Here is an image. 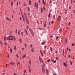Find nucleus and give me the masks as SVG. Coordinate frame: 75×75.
<instances>
[{"label": "nucleus", "mask_w": 75, "mask_h": 75, "mask_svg": "<svg viewBox=\"0 0 75 75\" xmlns=\"http://www.w3.org/2000/svg\"><path fill=\"white\" fill-rule=\"evenodd\" d=\"M18 34L19 35H20V32H19V31H18Z\"/></svg>", "instance_id": "obj_54"}, {"label": "nucleus", "mask_w": 75, "mask_h": 75, "mask_svg": "<svg viewBox=\"0 0 75 75\" xmlns=\"http://www.w3.org/2000/svg\"><path fill=\"white\" fill-rule=\"evenodd\" d=\"M68 49H69V48L68 47H67V51H68Z\"/></svg>", "instance_id": "obj_57"}, {"label": "nucleus", "mask_w": 75, "mask_h": 75, "mask_svg": "<svg viewBox=\"0 0 75 75\" xmlns=\"http://www.w3.org/2000/svg\"><path fill=\"white\" fill-rule=\"evenodd\" d=\"M69 9H71V6H69Z\"/></svg>", "instance_id": "obj_59"}, {"label": "nucleus", "mask_w": 75, "mask_h": 75, "mask_svg": "<svg viewBox=\"0 0 75 75\" xmlns=\"http://www.w3.org/2000/svg\"><path fill=\"white\" fill-rule=\"evenodd\" d=\"M24 72L25 74H26V70H25L24 71Z\"/></svg>", "instance_id": "obj_34"}, {"label": "nucleus", "mask_w": 75, "mask_h": 75, "mask_svg": "<svg viewBox=\"0 0 75 75\" xmlns=\"http://www.w3.org/2000/svg\"><path fill=\"white\" fill-rule=\"evenodd\" d=\"M10 64H11V65H12V64H13V62H11L10 63Z\"/></svg>", "instance_id": "obj_26"}, {"label": "nucleus", "mask_w": 75, "mask_h": 75, "mask_svg": "<svg viewBox=\"0 0 75 75\" xmlns=\"http://www.w3.org/2000/svg\"><path fill=\"white\" fill-rule=\"evenodd\" d=\"M26 34L27 35H28V33L27 32L26 33Z\"/></svg>", "instance_id": "obj_50"}, {"label": "nucleus", "mask_w": 75, "mask_h": 75, "mask_svg": "<svg viewBox=\"0 0 75 75\" xmlns=\"http://www.w3.org/2000/svg\"><path fill=\"white\" fill-rule=\"evenodd\" d=\"M39 58L40 62H43V60H42V59H41V57H39Z\"/></svg>", "instance_id": "obj_3"}, {"label": "nucleus", "mask_w": 75, "mask_h": 75, "mask_svg": "<svg viewBox=\"0 0 75 75\" xmlns=\"http://www.w3.org/2000/svg\"><path fill=\"white\" fill-rule=\"evenodd\" d=\"M59 31L60 33H61V32H62V29H60Z\"/></svg>", "instance_id": "obj_28"}, {"label": "nucleus", "mask_w": 75, "mask_h": 75, "mask_svg": "<svg viewBox=\"0 0 75 75\" xmlns=\"http://www.w3.org/2000/svg\"><path fill=\"white\" fill-rule=\"evenodd\" d=\"M61 16H59L58 17V19H61Z\"/></svg>", "instance_id": "obj_18"}, {"label": "nucleus", "mask_w": 75, "mask_h": 75, "mask_svg": "<svg viewBox=\"0 0 75 75\" xmlns=\"http://www.w3.org/2000/svg\"><path fill=\"white\" fill-rule=\"evenodd\" d=\"M26 57V55L25 54L24 55V58H25V57Z\"/></svg>", "instance_id": "obj_55"}, {"label": "nucleus", "mask_w": 75, "mask_h": 75, "mask_svg": "<svg viewBox=\"0 0 75 75\" xmlns=\"http://www.w3.org/2000/svg\"><path fill=\"white\" fill-rule=\"evenodd\" d=\"M55 16V15H54L53 16V18H54Z\"/></svg>", "instance_id": "obj_58"}, {"label": "nucleus", "mask_w": 75, "mask_h": 75, "mask_svg": "<svg viewBox=\"0 0 75 75\" xmlns=\"http://www.w3.org/2000/svg\"><path fill=\"white\" fill-rule=\"evenodd\" d=\"M41 11L42 13V11H43V9H42V8H41Z\"/></svg>", "instance_id": "obj_20"}, {"label": "nucleus", "mask_w": 75, "mask_h": 75, "mask_svg": "<svg viewBox=\"0 0 75 75\" xmlns=\"http://www.w3.org/2000/svg\"><path fill=\"white\" fill-rule=\"evenodd\" d=\"M64 66H65V67H67V64H66V63H65L64 62Z\"/></svg>", "instance_id": "obj_13"}, {"label": "nucleus", "mask_w": 75, "mask_h": 75, "mask_svg": "<svg viewBox=\"0 0 75 75\" xmlns=\"http://www.w3.org/2000/svg\"><path fill=\"white\" fill-rule=\"evenodd\" d=\"M53 62L54 63H55L56 62H57V61L56 60L53 61Z\"/></svg>", "instance_id": "obj_32"}, {"label": "nucleus", "mask_w": 75, "mask_h": 75, "mask_svg": "<svg viewBox=\"0 0 75 75\" xmlns=\"http://www.w3.org/2000/svg\"><path fill=\"white\" fill-rule=\"evenodd\" d=\"M7 40H11L13 41V36L10 35L6 38Z\"/></svg>", "instance_id": "obj_1"}, {"label": "nucleus", "mask_w": 75, "mask_h": 75, "mask_svg": "<svg viewBox=\"0 0 75 75\" xmlns=\"http://www.w3.org/2000/svg\"><path fill=\"white\" fill-rule=\"evenodd\" d=\"M23 6H25V4H24Z\"/></svg>", "instance_id": "obj_51"}, {"label": "nucleus", "mask_w": 75, "mask_h": 75, "mask_svg": "<svg viewBox=\"0 0 75 75\" xmlns=\"http://www.w3.org/2000/svg\"><path fill=\"white\" fill-rule=\"evenodd\" d=\"M51 61V60L50 59H49L48 60H47V62H49L50 61Z\"/></svg>", "instance_id": "obj_33"}, {"label": "nucleus", "mask_w": 75, "mask_h": 75, "mask_svg": "<svg viewBox=\"0 0 75 75\" xmlns=\"http://www.w3.org/2000/svg\"><path fill=\"white\" fill-rule=\"evenodd\" d=\"M65 41L66 43H67V39L65 40Z\"/></svg>", "instance_id": "obj_30"}, {"label": "nucleus", "mask_w": 75, "mask_h": 75, "mask_svg": "<svg viewBox=\"0 0 75 75\" xmlns=\"http://www.w3.org/2000/svg\"><path fill=\"white\" fill-rule=\"evenodd\" d=\"M63 52H64V49L63 50Z\"/></svg>", "instance_id": "obj_62"}, {"label": "nucleus", "mask_w": 75, "mask_h": 75, "mask_svg": "<svg viewBox=\"0 0 75 75\" xmlns=\"http://www.w3.org/2000/svg\"><path fill=\"white\" fill-rule=\"evenodd\" d=\"M28 11H30V8L28 7Z\"/></svg>", "instance_id": "obj_29"}, {"label": "nucleus", "mask_w": 75, "mask_h": 75, "mask_svg": "<svg viewBox=\"0 0 75 75\" xmlns=\"http://www.w3.org/2000/svg\"><path fill=\"white\" fill-rule=\"evenodd\" d=\"M58 38H59V37H56V39L57 40Z\"/></svg>", "instance_id": "obj_40"}, {"label": "nucleus", "mask_w": 75, "mask_h": 75, "mask_svg": "<svg viewBox=\"0 0 75 75\" xmlns=\"http://www.w3.org/2000/svg\"><path fill=\"white\" fill-rule=\"evenodd\" d=\"M29 4L30 6H31V1H29Z\"/></svg>", "instance_id": "obj_9"}, {"label": "nucleus", "mask_w": 75, "mask_h": 75, "mask_svg": "<svg viewBox=\"0 0 75 75\" xmlns=\"http://www.w3.org/2000/svg\"><path fill=\"white\" fill-rule=\"evenodd\" d=\"M29 30L31 32V34L33 35V31L32 30H31V29L30 28H29Z\"/></svg>", "instance_id": "obj_4"}, {"label": "nucleus", "mask_w": 75, "mask_h": 75, "mask_svg": "<svg viewBox=\"0 0 75 75\" xmlns=\"http://www.w3.org/2000/svg\"><path fill=\"white\" fill-rule=\"evenodd\" d=\"M44 47H45V48H47V47H46V46H44Z\"/></svg>", "instance_id": "obj_61"}, {"label": "nucleus", "mask_w": 75, "mask_h": 75, "mask_svg": "<svg viewBox=\"0 0 75 75\" xmlns=\"http://www.w3.org/2000/svg\"><path fill=\"white\" fill-rule=\"evenodd\" d=\"M43 52H44V54H45V50H44L43 51Z\"/></svg>", "instance_id": "obj_47"}, {"label": "nucleus", "mask_w": 75, "mask_h": 75, "mask_svg": "<svg viewBox=\"0 0 75 75\" xmlns=\"http://www.w3.org/2000/svg\"><path fill=\"white\" fill-rule=\"evenodd\" d=\"M69 58H70V55H69Z\"/></svg>", "instance_id": "obj_60"}, {"label": "nucleus", "mask_w": 75, "mask_h": 75, "mask_svg": "<svg viewBox=\"0 0 75 75\" xmlns=\"http://www.w3.org/2000/svg\"><path fill=\"white\" fill-rule=\"evenodd\" d=\"M52 24H53L54 23V21H52L51 22Z\"/></svg>", "instance_id": "obj_45"}, {"label": "nucleus", "mask_w": 75, "mask_h": 75, "mask_svg": "<svg viewBox=\"0 0 75 75\" xmlns=\"http://www.w3.org/2000/svg\"><path fill=\"white\" fill-rule=\"evenodd\" d=\"M71 4L72 3V0H71Z\"/></svg>", "instance_id": "obj_64"}, {"label": "nucleus", "mask_w": 75, "mask_h": 75, "mask_svg": "<svg viewBox=\"0 0 75 75\" xmlns=\"http://www.w3.org/2000/svg\"><path fill=\"white\" fill-rule=\"evenodd\" d=\"M30 47H31V48H33V45H30Z\"/></svg>", "instance_id": "obj_36"}, {"label": "nucleus", "mask_w": 75, "mask_h": 75, "mask_svg": "<svg viewBox=\"0 0 75 75\" xmlns=\"http://www.w3.org/2000/svg\"><path fill=\"white\" fill-rule=\"evenodd\" d=\"M46 74L47 75H48V74H49V73L48 72V71L47 70H46Z\"/></svg>", "instance_id": "obj_7"}, {"label": "nucleus", "mask_w": 75, "mask_h": 75, "mask_svg": "<svg viewBox=\"0 0 75 75\" xmlns=\"http://www.w3.org/2000/svg\"><path fill=\"white\" fill-rule=\"evenodd\" d=\"M24 31H25V33L27 32V30L26 29H25V30H24Z\"/></svg>", "instance_id": "obj_31"}, {"label": "nucleus", "mask_w": 75, "mask_h": 75, "mask_svg": "<svg viewBox=\"0 0 75 75\" xmlns=\"http://www.w3.org/2000/svg\"><path fill=\"white\" fill-rule=\"evenodd\" d=\"M18 2H17V4H16V5H17V7H18Z\"/></svg>", "instance_id": "obj_38"}, {"label": "nucleus", "mask_w": 75, "mask_h": 75, "mask_svg": "<svg viewBox=\"0 0 75 75\" xmlns=\"http://www.w3.org/2000/svg\"><path fill=\"white\" fill-rule=\"evenodd\" d=\"M12 51H13V49H12L11 48L10 49V52H11V53H12Z\"/></svg>", "instance_id": "obj_10"}, {"label": "nucleus", "mask_w": 75, "mask_h": 75, "mask_svg": "<svg viewBox=\"0 0 75 75\" xmlns=\"http://www.w3.org/2000/svg\"><path fill=\"white\" fill-rule=\"evenodd\" d=\"M50 50L51 51H52V48L51 47H50Z\"/></svg>", "instance_id": "obj_25"}, {"label": "nucleus", "mask_w": 75, "mask_h": 75, "mask_svg": "<svg viewBox=\"0 0 75 75\" xmlns=\"http://www.w3.org/2000/svg\"><path fill=\"white\" fill-rule=\"evenodd\" d=\"M40 53L41 54L42 56H42H43V53L42 52V50H40Z\"/></svg>", "instance_id": "obj_6"}, {"label": "nucleus", "mask_w": 75, "mask_h": 75, "mask_svg": "<svg viewBox=\"0 0 75 75\" xmlns=\"http://www.w3.org/2000/svg\"><path fill=\"white\" fill-rule=\"evenodd\" d=\"M26 22L27 24H28L29 23V22H28V21L27 19H26Z\"/></svg>", "instance_id": "obj_19"}, {"label": "nucleus", "mask_w": 75, "mask_h": 75, "mask_svg": "<svg viewBox=\"0 0 75 75\" xmlns=\"http://www.w3.org/2000/svg\"><path fill=\"white\" fill-rule=\"evenodd\" d=\"M29 71L30 73H31V69H29Z\"/></svg>", "instance_id": "obj_15"}, {"label": "nucleus", "mask_w": 75, "mask_h": 75, "mask_svg": "<svg viewBox=\"0 0 75 75\" xmlns=\"http://www.w3.org/2000/svg\"><path fill=\"white\" fill-rule=\"evenodd\" d=\"M24 45H25V47H26V46H27V45H26V44L25 43Z\"/></svg>", "instance_id": "obj_39"}, {"label": "nucleus", "mask_w": 75, "mask_h": 75, "mask_svg": "<svg viewBox=\"0 0 75 75\" xmlns=\"http://www.w3.org/2000/svg\"><path fill=\"white\" fill-rule=\"evenodd\" d=\"M16 49H17L16 48V46H14V49L15 50H16Z\"/></svg>", "instance_id": "obj_16"}, {"label": "nucleus", "mask_w": 75, "mask_h": 75, "mask_svg": "<svg viewBox=\"0 0 75 75\" xmlns=\"http://www.w3.org/2000/svg\"><path fill=\"white\" fill-rule=\"evenodd\" d=\"M42 69L43 73H45V69H44V67L42 66Z\"/></svg>", "instance_id": "obj_2"}, {"label": "nucleus", "mask_w": 75, "mask_h": 75, "mask_svg": "<svg viewBox=\"0 0 75 75\" xmlns=\"http://www.w3.org/2000/svg\"><path fill=\"white\" fill-rule=\"evenodd\" d=\"M48 17H50V13H49V14Z\"/></svg>", "instance_id": "obj_42"}, {"label": "nucleus", "mask_w": 75, "mask_h": 75, "mask_svg": "<svg viewBox=\"0 0 75 75\" xmlns=\"http://www.w3.org/2000/svg\"><path fill=\"white\" fill-rule=\"evenodd\" d=\"M16 33L17 34V29L16 30Z\"/></svg>", "instance_id": "obj_22"}, {"label": "nucleus", "mask_w": 75, "mask_h": 75, "mask_svg": "<svg viewBox=\"0 0 75 75\" xmlns=\"http://www.w3.org/2000/svg\"><path fill=\"white\" fill-rule=\"evenodd\" d=\"M19 41H20V42L21 43V42H22V41L21 40V39H19Z\"/></svg>", "instance_id": "obj_24"}, {"label": "nucleus", "mask_w": 75, "mask_h": 75, "mask_svg": "<svg viewBox=\"0 0 75 75\" xmlns=\"http://www.w3.org/2000/svg\"><path fill=\"white\" fill-rule=\"evenodd\" d=\"M42 2H43V4H44V5H45V1L44 3V0H43Z\"/></svg>", "instance_id": "obj_12"}, {"label": "nucleus", "mask_w": 75, "mask_h": 75, "mask_svg": "<svg viewBox=\"0 0 75 75\" xmlns=\"http://www.w3.org/2000/svg\"><path fill=\"white\" fill-rule=\"evenodd\" d=\"M43 10H44L45 11V7H43Z\"/></svg>", "instance_id": "obj_43"}, {"label": "nucleus", "mask_w": 75, "mask_h": 75, "mask_svg": "<svg viewBox=\"0 0 75 75\" xmlns=\"http://www.w3.org/2000/svg\"><path fill=\"white\" fill-rule=\"evenodd\" d=\"M21 14L22 15V17L23 19H24L25 18H24V15H23V13L22 12V11H21Z\"/></svg>", "instance_id": "obj_5"}, {"label": "nucleus", "mask_w": 75, "mask_h": 75, "mask_svg": "<svg viewBox=\"0 0 75 75\" xmlns=\"http://www.w3.org/2000/svg\"><path fill=\"white\" fill-rule=\"evenodd\" d=\"M5 45H7V43H5L4 44Z\"/></svg>", "instance_id": "obj_53"}, {"label": "nucleus", "mask_w": 75, "mask_h": 75, "mask_svg": "<svg viewBox=\"0 0 75 75\" xmlns=\"http://www.w3.org/2000/svg\"><path fill=\"white\" fill-rule=\"evenodd\" d=\"M31 60H30V61L29 62V65H31Z\"/></svg>", "instance_id": "obj_17"}, {"label": "nucleus", "mask_w": 75, "mask_h": 75, "mask_svg": "<svg viewBox=\"0 0 75 75\" xmlns=\"http://www.w3.org/2000/svg\"><path fill=\"white\" fill-rule=\"evenodd\" d=\"M4 40H5V41H6V37H4Z\"/></svg>", "instance_id": "obj_35"}, {"label": "nucleus", "mask_w": 75, "mask_h": 75, "mask_svg": "<svg viewBox=\"0 0 75 75\" xmlns=\"http://www.w3.org/2000/svg\"><path fill=\"white\" fill-rule=\"evenodd\" d=\"M14 75H17V74H16V73H14Z\"/></svg>", "instance_id": "obj_56"}, {"label": "nucleus", "mask_w": 75, "mask_h": 75, "mask_svg": "<svg viewBox=\"0 0 75 75\" xmlns=\"http://www.w3.org/2000/svg\"><path fill=\"white\" fill-rule=\"evenodd\" d=\"M56 59H57V60H58V57H56Z\"/></svg>", "instance_id": "obj_52"}, {"label": "nucleus", "mask_w": 75, "mask_h": 75, "mask_svg": "<svg viewBox=\"0 0 75 75\" xmlns=\"http://www.w3.org/2000/svg\"><path fill=\"white\" fill-rule=\"evenodd\" d=\"M32 52H34V49H33V48H32Z\"/></svg>", "instance_id": "obj_27"}, {"label": "nucleus", "mask_w": 75, "mask_h": 75, "mask_svg": "<svg viewBox=\"0 0 75 75\" xmlns=\"http://www.w3.org/2000/svg\"><path fill=\"white\" fill-rule=\"evenodd\" d=\"M24 48H22V50H23H23H24Z\"/></svg>", "instance_id": "obj_46"}, {"label": "nucleus", "mask_w": 75, "mask_h": 75, "mask_svg": "<svg viewBox=\"0 0 75 75\" xmlns=\"http://www.w3.org/2000/svg\"><path fill=\"white\" fill-rule=\"evenodd\" d=\"M16 55L17 58H18V55L17 54H16Z\"/></svg>", "instance_id": "obj_44"}, {"label": "nucleus", "mask_w": 75, "mask_h": 75, "mask_svg": "<svg viewBox=\"0 0 75 75\" xmlns=\"http://www.w3.org/2000/svg\"><path fill=\"white\" fill-rule=\"evenodd\" d=\"M21 34L22 35V36H23V32H22L21 33Z\"/></svg>", "instance_id": "obj_41"}, {"label": "nucleus", "mask_w": 75, "mask_h": 75, "mask_svg": "<svg viewBox=\"0 0 75 75\" xmlns=\"http://www.w3.org/2000/svg\"><path fill=\"white\" fill-rule=\"evenodd\" d=\"M52 3V1H50V3Z\"/></svg>", "instance_id": "obj_48"}, {"label": "nucleus", "mask_w": 75, "mask_h": 75, "mask_svg": "<svg viewBox=\"0 0 75 75\" xmlns=\"http://www.w3.org/2000/svg\"><path fill=\"white\" fill-rule=\"evenodd\" d=\"M45 44V42H43L41 43L42 45H44V44Z\"/></svg>", "instance_id": "obj_11"}, {"label": "nucleus", "mask_w": 75, "mask_h": 75, "mask_svg": "<svg viewBox=\"0 0 75 75\" xmlns=\"http://www.w3.org/2000/svg\"><path fill=\"white\" fill-rule=\"evenodd\" d=\"M38 30H42V28H38Z\"/></svg>", "instance_id": "obj_14"}, {"label": "nucleus", "mask_w": 75, "mask_h": 75, "mask_svg": "<svg viewBox=\"0 0 75 75\" xmlns=\"http://www.w3.org/2000/svg\"><path fill=\"white\" fill-rule=\"evenodd\" d=\"M46 26V21H45V23L44 27H45Z\"/></svg>", "instance_id": "obj_21"}, {"label": "nucleus", "mask_w": 75, "mask_h": 75, "mask_svg": "<svg viewBox=\"0 0 75 75\" xmlns=\"http://www.w3.org/2000/svg\"><path fill=\"white\" fill-rule=\"evenodd\" d=\"M28 67L29 69H31V67H30V66H28Z\"/></svg>", "instance_id": "obj_37"}, {"label": "nucleus", "mask_w": 75, "mask_h": 75, "mask_svg": "<svg viewBox=\"0 0 75 75\" xmlns=\"http://www.w3.org/2000/svg\"><path fill=\"white\" fill-rule=\"evenodd\" d=\"M74 45V43H73L72 44V46H73Z\"/></svg>", "instance_id": "obj_49"}, {"label": "nucleus", "mask_w": 75, "mask_h": 75, "mask_svg": "<svg viewBox=\"0 0 75 75\" xmlns=\"http://www.w3.org/2000/svg\"><path fill=\"white\" fill-rule=\"evenodd\" d=\"M70 63H71V65H72V62H71V61H70Z\"/></svg>", "instance_id": "obj_63"}, {"label": "nucleus", "mask_w": 75, "mask_h": 75, "mask_svg": "<svg viewBox=\"0 0 75 75\" xmlns=\"http://www.w3.org/2000/svg\"><path fill=\"white\" fill-rule=\"evenodd\" d=\"M11 6L12 7H13V1H12L11 2Z\"/></svg>", "instance_id": "obj_23"}, {"label": "nucleus", "mask_w": 75, "mask_h": 75, "mask_svg": "<svg viewBox=\"0 0 75 75\" xmlns=\"http://www.w3.org/2000/svg\"><path fill=\"white\" fill-rule=\"evenodd\" d=\"M24 14L25 17V19H27V16H26V14H25V13H24Z\"/></svg>", "instance_id": "obj_8"}]
</instances>
